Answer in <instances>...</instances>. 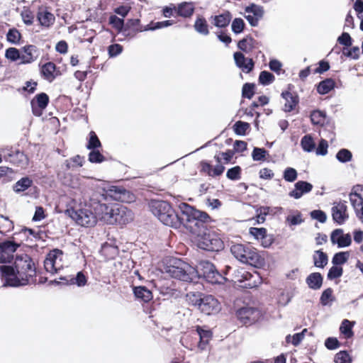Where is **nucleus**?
Returning a JSON list of instances; mask_svg holds the SVG:
<instances>
[{
    "label": "nucleus",
    "instance_id": "f257e3e1",
    "mask_svg": "<svg viewBox=\"0 0 363 363\" xmlns=\"http://www.w3.org/2000/svg\"><path fill=\"white\" fill-rule=\"evenodd\" d=\"M123 190L116 186H111L107 191V194L104 192L96 191L91 195V205L93 206L94 211L98 220L106 224L113 225L116 223H125L128 219L125 218V208L118 205L109 206L104 202L108 196L113 197L115 199H120L118 194H121Z\"/></svg>",
    "mask_w": 363,
    "mask_h": 363
},
{
    "label": "nucleus",
    "instance_id": "f03ea898",
    "mask_svg": "<svg viewBox=\"0 0 363 363\" xmlns=\"http://www.w3.org/2000/svg\"><path fill=\"white\" fill-rule=\"evenodd\" d=\"M177 206L180 210V229L186 230L190 240L192 237L207 230L210 224L216 222L207 212L198 209L194 205L181 202Z\"/></svg>",
    "mask_w": 363,
    "mask_h": 363
},
{
    "label": "nucleus",
    "instance_id": "7ed1b4c3",
    "mask_svg": "<svg viewBox=\"0 0 363 363\" xmlns=\"http://www.w3.org/2000/svg\"><path fill=\"white\" fill-rule=\"evenodd\" d=\"M0 272L6 285L18 286L28 283L29 279L35 274V267L30 257L21 253L16 255L14 267L1 265Z\"/></svg>",
    "mask_w": 363,
    "mask_h": 363
},
{
    "label": "nucleus",
    "instance_id": "20e7f679",
    "mask_svg": "<svg viewBox=\"0 0 363 363\" xmlns=\"http://www.w3.org/2000/svg\"><path fill=\"white\" fill-rule=\"evenodd\" d=\"M147 206L150 212L163 225L175 230L180 229V210L174 208L171 202L160 199H150L147 201Z\"/></svg>",
    "mask_w": 363,
    "mask_h": 363
},
{
    "label": "nucleus",
    "instance_id": "39448f33",
    "mask_svg": "<svg viewBox=\"0 0 363 363\" xmlns=\"http://www.w3.org/2000/svg\"><path fill=\"white\" fill-rule=\"evenodd\" d=\"M190 283L196 284L205 282L211 285L220 286L225 278L219 273L217 266L208 259H200L191 264Z\"/></svg>",
    "mask_w": 363,
    "mask_h": 363
},
{
    "label": "nucleus",
    "instance_id": "423d86ee",
    "mask_svg": "<svg viewBox=\"0 0 363 363\" xmlns=\"http://www.w3.org/2000/svg\"><path fill=\"white\" fill-rule=\"evenodd\" d=\"M156 269L162 274L181 281L190 283L191 264L182 259L173 256H165L157 264Z\"/></svg>",
    "mask_w": 363,
    "mask_h": 363
},
{
    "label": "nucleus",
    "instance_id": "0eeeda50",
    "mask_svg": "<svg viewBox=\"0 0 363 363\" xmlns=\"http://www.w3.org/2000/svg\"><path fill=\"white\" fill-rule=\"evenodd\" d=\"M190 242L198 250L206 252L218 253L223 250L225 247L221 235L213 230L211 227L207 230L192 237Z\"/></svg>",
    "mask_w": 363,
    "mask_h": 363
},
{
    "label": "nucleus",
    "instance_id": "6e6552de",
    "mask_svg": "<svg viewBox=\"0 0 363 363\" xmlns=\"http://www.w3.org/2000/svg\"><path fill=\"white\" fill-rule=\"evenodd\" d=\"M186 297L189 303L197 307L205 315H211L220 311V303L213 295L192 291L187 293Z\"/></svg>",
    "mask_w": 363,
    "mask_h": 363
},
{
    "label": "nucleus",
    "instance_id": "1a4fd4ad",
    "mask_svg": "<svg viewBox=\"0 0 363 363\" xmlns=\"http://www.w3.org/2000/svg\"><path fill=\"white\" fill-rule=\"evenodd\" d=\"M67 214L77 224L84 227H91L96 224V217L91 205V196L84 203H80L71 206L66 211Z\"/></svg>",
    "mask_w": 363,
    "mask_h": 363
},
{
    "label": "nucleus",
    "instance_id": "9d476101",
    "mask_svg": "<svg viewBox=\"0 0 363 363\" xmlns=\"http://www.w3.org/2000/svg\"><path fill=\"white\" fill-rule=\"evenodd\" d=\"M232 310L235 318L246 327L261 323L266 316L262 309L245 303L242 306L234 305Z\"/></svg>",
    "mask_w": 363,
    "mask_h": 363
},
{
    "label": "nucleus",
    "instance_id": "9b49d317",
    "mask_svg": "<svg viewBox=\"0 0 363 363\" xmlns=\"http://www.w3.org/2000/svg\"><path fill=\"white\" fill-rule=\"evenodd\" d=\"M220 152L222 151H216L213 159L216 162L215 165H212V161L208 160H201L198 167L201 174H205L212 178L220 177L225 170V166L223 164V160Z\"/></svg>",
    "mask_w": 363,
    "mask_h": 363
},
{
    "label": "nucleus",
    "instance_id": "f8f14e48",
    "mask_svg": "<svg viewBox=\"0 0 363 363\" xmlns=\"http://www.w3.org/2000/svg\"><path fill=\"white\" fill-rule=\"evenodd\" d=\"M309 118L311 123L313 126H320L323 128L328 126L330 128L328 137L332 136L330 138V142L333 143L335 140V121L332 120L331 117L328 116L325 109L318 108L313 109L310 113Z\"/></svg>",
    "mask_w": 363,
    "mask_h": 363
},
{
    "label": "nucleus",
    "instance_id": "ddd939ff",
    "mask_svg": "<svg viewBox=\"0 0 363 363\" xmlns=\"http://www.w3.org/2000/svg\"><path fill=\"white\" fill-rule=\"evenodd\" d=\"M295 86L292 84H288L286 89L280 94L281 99L286 101L281 110L285 113H291L295 111L300 103V97L297 91H294Z\"/></svg>",
    "mask_w": 363,
    "mask_h": 363
},
{
    "label": "nucleus",
    "instance_id": "4468645a",
    "mask_svg": "<svg viewBox=\"0 0 363 363\" xmlns=\"http://www.w3.org/2000/svg\"><path fill=\"white\" fill-rule=\"evenodd\" d=\"M44 267L48 272L52 274L57 273L63 267V252L62 250L55 249L51 250L44 261Z\"/></svg>",
    "mask_w": 363,
    "mask_h": 363
},
{
    "label": "nucleus",
    "instance_id": "2eb2a0df",
    "mask_svg": "<svg viewBox=\"0 0 363 363\" xmlns=\"http://www.w3.org/2000/svg\"><path fill=\"white\" fill-rule=\"evenodd\" d=\"M149 285H138V301L142 303L143 311L146 314H151L156 310L153 306V294L152 289H149Z\"/></svg>",
    "mask_w": 363,
    "mask_h": 363
},
{
    "label": "nucleus",
    "instance_id": "dca6fc26",
    "mask_svg": "<svg viewBox=\"0 0 363 363\" xmlns=\"http://www.w3.org/2000/svg\"><path fill=\"white\" fill-rule=\"evenodd\" d=\"M330 240L333 246L338 249L349 247L352 244V235L350 233H345L342 228L333 229L330 233Z\"/></svg>",
    "mask_w": 363,
    "mask_h": 363
},
{
    "label": "nucleus",
    "instance_id": "f3484780",
    "mask_svg": "<svg viewBox=\"0 0 363 363\" xmlns=\"http://www.w3.org/2000/svg\"><path fill=\"white\" fill-rule=\"evenodd\" d=\"M346 203V201L340 199L338 202L335 203L334 206L331 208V216L334 224L342 225L349 219Z\"/></svg>",
    "mask_w": 363,
    "mask_h": 363
},
{
    "label": "nucleus",
    "instance_id": "a211bd4d",
    "mask_svg": "<svg viewBox=\"0 0 363 363\" xmlns=\"http://www.w3.org/2000/svg\"><path fill=\"white\" fill-rule=\"evenodd\" d=\"M233 57L235 67L245 74H250L255 67V61L250 57H246L242 52H234Z\"/></svg>",
    "mask_w": 363,
    "mask_h": 363
},
{
    "label": "nucleus",
    "instance_id": "6ab92c4d",
    "mask_svg": "<svg viewBox=\"0 0 363 363\" xmlns=\"http://www.w3.org/2000/svg\"><path fill=\"white\" fill-rule=\"evenodd\" d=\"M267 251H259L257 248L252 247V249L246 257L247 261H244L242 264L249 265L255 269H263L266 265L264 254H267Z\"/></svg>",
    "mask_w": 363,
    "mask_h": 363
},
{
    "label": "nucleus",
    "instance_id": "aec40b11",
    "mask_svg": "<svg viewBox=\"0 0 363 363\" xmlns=\"http://www.w3.org/2000/svg\"><path fill=\"white\" fill-rule=\"evenodd\" d=\"M262 283V278L259 272L252 269L250 271V276L246 277V280L243 279V283L237 284L233 286L234 289L244 292L246 289H257Z\"/></svg>",
    "mask_w": 363,
    "mask_h": 363
},
{
    "label": "nucleus",
    "instance_id": "412c9836",
    "mask_svg": "<svg viewBox=\"0 0 363 363\" xmlns=\"http://www.w3.org/2000/svg\"><path fill=\"white\" fill-rule=\"evenodd\" d=\"M20 247L18 243L12 240L0 242V263L10 262L13 258V253Z\"/></svg>",
    "mask_w": 363,
    "mask_h": 363
},
{
    "label": "nucleus",
    "instance_id": "4be33fe9",
    "mask_svg": "<svg viewBox=\"0 0 363 363\" xmlns=\"http://www.w3.org/2000/svg\"><path fill=\"white\" fill-rule=\"evenodd\" d=\"M294 186V189L289 192L288 196L296 200L300 199L303 196L310 193L313 189V185L306 180L296 181Z\"/></svg>",
    "mask_w": 363,
    "mask_h": 363
},
{
    "label": "nucleus",
    "instance_id": "5701e85b",
    "mask_svg": "<svg viewBox=\"0 0 363 363\" xmlns=\"http://www.w3.org/2000/svg\"><path fill=\"white\" fill-rule=\"evenodd\" d=\"M175 21L172 19H167L160 21H150L147 24L140 23V20L138 18V33L144 31H155L157 30L168 28L173 26Z\"/></svg>",
    "mask_w": 363,
    "mask_h": 363
},
{
    "label": "nucleus",
    "instance_id": "b1692460",
    "mask_svg": "<svg viewBox=\"0 0 363 363\" xmlns=\"http://www.w3.org/2000/svg\"><path fill=\"white\" fill-rule=\"evenodd\" d=\"M196 1H180L177 4V18L179 17L185 21L191 19L195 11Z\"/></svg>",
    "mask_w": 363,
    "mask_h": 363
},
{
    "label": "nucleus",
    "instance_id": "393cba45",
    "mask_svg": "<svg viewBox=\"0 0 363 363\" xmlns=\"http://www.w3.org/2000/svg\"><path fill=\"white\" fill-rule=\"evenodd\" d=\"M233 18L232 13L229 10H225L218 14L211 15L209 18L211 23L219 30L226 29Z\"/></svg>",
    "mask_w": 363,
    "mask_h": 363
},
{
    "label": "nucleus",
    "instance_id": "a878e982",
    "mask_svg": "<svg viewBox=\"0 0 363 363\" xmlns=\"http://www.w3.org/2000/svg\"><path fill=\"white\" fill-rule=\"evenodd\" d=\"M49 102V97L45 93H41L35 96L31 101V107L33 113L36 116H40L43 110L47 107Z\"/></svg>",
    "mask_w": 363,
    "mask_h": 363
},
{
    "label": "nucleus",
    "instance_id": "bb28decb",
    "mask_svg": "<svg viewBox=\"0 0 363 363\" xmlns=\"http://www.w3.org/2000/svg\"><path fill=\"white\" fill-rule=\"evenodd\" d=\"M21 55V64H30L38 59L40 55V51L35 45H28L22 48Z\"/></svg>",
    "mask_w": 363,
    "mask_h": 363
},
{
    "label": "nucleus",
    "instance_id": "cd10ccee",
    "mask_svg": "<svg viewBox=\"0 0 363 363\" xmlns=\"http://www.w3.org/2000/svg\"><path fill=\"white\" fill-rule=\"evenodd\" d=\"M335 80L332 77H326L316 83L314 89L320 96H325L335 89Z\"/></svg>",
    "mask_w": 363,
    "mask_h": 363
},
{
    "label": "nucleus",
    "instance_id": "c85d7f7f",
    "mask_svg": "<svg viewBox=\"0 0 363 363\" xmlns=\"http://www.w3.org/2000/svg\"><path fill=\"white\" fill-rule=\"evenodd\" d=\"M252 247H250L242 243L233 244L230 247V253L239 262L243 263L244 261H247L246 257L248 255V252H250Z\"/></svg>",
    "mask_w": 363,
    "mask_h": 363
},
{
    "label": "nucleus",
    "instance_id": "c756f323",
    "mask_svg": "<svg viewBox=\"0 0 363 363\" xmlns=\"http://www.w3.org/2000/svg\"><path fill=\"white\" fill-rule=\"evenodd\" d=\"M324 281L323 275L318 272L310 273L306 278V284L308 289L318 291L323 286Z\"/></svg>",
    "mask_w": 363,
    "mask_h": 363
},
{
    "label": "nucleus",
    "instance_id": "7c9ffc66",
    "mask_svg": "<svg viewBox=\"0 0 363 363\" xmlns=\"http://www.w3.org/2000/svg\"><path fill=\"white\" fill-rule=\"evenodd\" d=\"M255 43V39L251 34L245 35L242 38L237 41V48L238 52H242L243 55H247L254 50L252 43Z\"/></svg>",
    "mask_w": 363,
    "mask_h": 363
},
{
    "label": "nucleus",
    "instance_id": "2f4dec72",
    "mask_svg": "<svg viewBox=\"0 0 363 363\" xmlns=\"http://www.w3.org/2000/svg\"><path fill=\"white\" fill-rule=\"evenodd\" d=\"M312 259L315 267L323 269L328 264L329 257L328 253L321 248L313 252Z\"/></svg>",
    "mask_w": 363,
    "mask_h": 363
},
{
    "label": "nucleus",
    "instance_id": "473e14b6",
    "mask_svg": "<svg viewBox=\"0 0 363 363\" xmlns=\"http://www.w3.org/2000/svg\"><path fill=\"white\" fill-rule=\"evenodd\" d=\"M193 27L194 30L200 35L206 36L210 33V26L206 18L201 14L196 16Z\"/></svg>",
    "mask_w": 363,
    "mask_h": 363
},
{
    "label": "nucleus",
    "instance_id": "72a5a7b5",
    "mask_svg": "<svg viewBox=\"0 0 363 363\" xmlns=\"http://www.w3.org/2000/svg\"><path fill=\"white\" fill-rule=\"evenodd\" d=\"M5 160L17 166L23 167L26 164V155L20 151H10L4 153Z\"/></svg>",
    "mask_w": 363,
    "mask_h": 363
},
{
    "label": "nucleus",
    "instance_id": "f704fd0d",
    "mask_svg": "<svg viewBox=\"0 0 363 363\" xmlns=\"http://www.w3.org/2000/svg\"><path fill=\"white\" fill-rule=\"evenodd\" d=\"M251 157L254 162H274L269 151L264 147H254L251 152Z\"/></svg>",
    "mask_w": 363,
    "mask_h": 363
},
{
    "label": "nucleus",
    "instance_id": "c9c22d12",
    "mask_svg": "<svg viewBox=\"0 0 363 363\" xmlns=\"http://www.w3.org/2000/svg\"><path fill=\"white\" fill-rule=\"evenodd\" d=\"M147 284H148L149 286H151V289L157 290L162 296H168L169 298L174 296L175 293L178 291L171 286L158 285L157 281L154 279L147 281Z\"/></svg>",
    "mask_w": 363,
    "mask_h": 363
},
{
    "label": "nucleus",
    "instance_id": "e433bc0d",
    "mask_svg": "<svg viewBox=\"0 0 363 363\" xmlns=\"http://www.w3.org/2000/svg\"><path fill=\"white\" fill-rule=\"evenodd\" d=\"M356 322L348 319H343L339 328L340 337H345L347 339H351L354 336L353 328Z\"/></svg>",
    "mask_w": 363,
    "mask_h": 363
},
{
    "label": "nucleus",
    "instance_id": "4c0bfd02",
    "mask_svg": "<svg viewBox=\"0 0 363 363\" xmlns=\"http://www.w3.org/2000/svg\"><path fill=\"white\" fill-rule=\"evenodd\" d=\"M232 129L235 135L245 137L250 133L252 128L250 123L239 120L235 122Z\"/></svg>",
    "mask_w": 363,
    "mask_h": 363
},
{
    "label": "nucleus",
    "instance_id": "58836bf2",
    "mask_svg": "<svg viewBox=\"0 0 363 363\" xmlns=\"http://www.w3.org/2000/svg\"><path fill=\"white\" fill-rule=\"evenodd\" d=\"M304 221L303 214L298 210H290L289 214L285 218L286 224L289 228L299 225Z\"/></svg>",
    "mask_w": 363,
    "mask_h": 363
},
{
    "label": "nucleus",
    "instance_id": "ea45409f",
    "mask_svg": "<svg viewBox=\"0 0 363 363\" xmlns=\"http://www.w3.org/2000/svg\"><path fill=\"white\" fill-rule=\"evenodd\" d=\"M138 195L146 197L149 194H155L157 188L155 184H150L145 181L138 180ZM146 200V198H145Z\"/></svg>",
    "mask_w": 363,
    "mask_h": 363
},
{
    "label": "nucleus",
    "instance_id": "a19ab883",
    "mask_svg": "<svg viewBox=\"0 0 363 363\" xmlns=\"http://www.w3.org/2000/svg\"><path fill=\"white\" fill-rule=\"evenodd\" d=\"M336 301V297L333 294V289L331 287H328L323 290L319 298V303L325 307H330L333 303Z\"/></svg>",
    "mask_w": 363,
    "mask_h": 363
},
{
    "label": "nucleus",
    "instance_id": "79ce46f5",
    "mask_svg": "<svg viewBox=\"0 0 363 363\" xmlns=\"http://www.w3.org/2000/svg\"><path fill=\"white\" fill-rule=\"evenodd\" d=\"M360 55L361 52L359 47L358 45H353L352 44L350 47L343 48L342 54L340 55V58L341 62H344L345 58L357 60L360 58Z\"/></svg>",
    "mask_w": 363,
    "mask_h": 363
},
{
    "label": "nucleus",
    "instance_id": "37998d69",
    "mask_svg": "<svg viewBox=\"0 0 363 363\" xmlns=\"http://www.w3.org/2000/svg\"><path fill=\"white\" fill-rule=\"evenodd\" d=\"M350 251H339L335 252L331 259L333 266L343 268L344 264L348 262L350 259Z\"/></svg>",
    "mask_w": 363,
    "mask_h": 363
},
{
    "label": "nucleus",
    "instance_id": "c03bdc74",
    "mask_svg": "<svg viewBox=\"0 0 363 363\" xmlns=\"http://www.w3.org/2000/svg\"><path fill=\"white\" fill-rule=\"evenodd\" d=\"M300 146L304 152L311 153L315 151V143L312 134H306L300 141Z\"/></svg>",
    "mask_w": 363,
    "mask_h": 363
},
{
    "label": "nucleus",
    "instance_id": "a18cd8bd",
    "mask_svg": "<svg viewBox=\"0 0 363 363\" xmlns=\"http://www.w3.org/2000/svg\"><path fill=\"white\" fill-rule=\"evenodd\" d=\"M257 92V85L255 82H245L243 84L241 89L242 100L240 104L244 103L245 99H252Z\"/></svg>",
    "mask_w": 363,
    "mask_h": 363
},
{
    "label": "nucleus",
    "instance_id": "49530a36",
    "mask_svg": "<svg viewBox=\"0 0 363 363\" xmlns=\"http://www.w3.org/2000/svg\"><path fill=\"white\" fill-rule=\"evenodd\" d=\"M249 235L260 243L268 236L267 229L264 227H250L248 229Z\"/></svg>",
    "mask_w": 363,
    "mask_h": 363
},
{
    "label": "nucleus",
    "instance_id": "de8ad7c7",
    "mask_svg": "<svg viewBox=\"0 0 363 363\" xmlns=\"http://www.w3.org/2000/svg\"><path fill=\"white\" fill-rule=\"evenodd\" d=\"M244 204L255 210V213L252 219L255 220V224L259 225L265 223L267 216H265L264 212L262 211L260 204H252V203H244Z\"/></svg>",
    "mask_w": 363,
    "mask_h": 363
},
{
    "label": "nucleus",
    "instance_id": "09e8293b",
    "mask_svg": "<svg viewBox=\"0 0 363 363\" xmlns=\"http://www.w3.org/2000/svg\"><path fill=\"white\" fill-rule=\"evenodd\" d=\"M352 350H341L337 352L333 358L334 363H352L354 358L351 354Z\"/></svg>",
    "mask_w": 363,
    "mask_h": 363
},
{
    "label": "nucleus",
    "instance_id": "8fccbe9b",
    "mask_svg": "<svg viewBox=\"0 0 363 363\" xmlns=\"http://www.w3.org/2000/svg\"><path fill=\"white\" fill-rule=\"evenodd\" d=\"M335 157L338 162L347 164L353 160V154L350 150L342 147L336 152Z\"/></svg>",
    "mask_w": 363,
    "mask_h": 363
},
{
    "label": "nucleus",
    "instance_id": "3c124183",
    "mask_svg": "<svg viewBox=\"0 0 363 363\" xmlns=\"http://www.w3.org/2000/svg\"><path fill=\"white\" fill-rule=\"evenodd\" d=\"M245 13L251 14L252 16L262 18L264 14V9L262 6L251 2L249 5L245 6Z\"/></svg>",
    "mask_w": 363,
    "mask_h": 363
},
{
    "label": "nucleus",
    "instance_id": "603ef678",
    "mask_svg": "<svg viewBox=\"0 0 363 363\" xmlns=\"http://www.w3.org/2000/svg\"><path fill=\"white\" fill-rule=\"evenodd\" d=\"M344 273V269L333 266L329 268L327 273V280L334 281L335 284H338L340 282V278L342 277Z\"/></svg>",
    "mask_w": 363,
    "mask_h": 363
},
{
    "label": "nucleus",
    "instance_id": "864d4df0",
    "mask_svg": "<svg viewBox=\"0 0 363 363\" xmlns=\"http://www.w3.org/2000/svg\"><path fill=\"white\" fill-rule=\"evenodd\" d=\"M55 65L53 62L45 63L41 68V74L44 79L51 82L55 78Z\"/></svg>",
    "mask_w": 363,
    "mask_h": 363
},
{
    "label": "nucleus",
    "instance_id": "5fc2aeb1",
    "mask_svg": "<svg viewBox=\"0 0 363 363\" xmlns=\"http://www.w3.org/2000/svg\"><path fill=\"white\" fill-rule=\"evenodd\" d=\"M38 19L41 26L50 27L55 22V16L50 12L41 11L38 13Z\"/></svg>",
    "mask_w": 363,
    "mask_h": 363
},
{
    "label": "nucleus",
    "instance_id": "6e6d98bb",
    "mask_svg": "<svg viewBox=\"0 0 363 363\" xmlns=\"http://www.w3.org/2000/svg\"><path fill=\"white\" fill-rule=\"evenodd\" d=\"M246 28L245 21L240 17H236L231 21V31L235 35L243 33Z\"/></svg>",
    "mask_w": 363,
    "mask_h": 363
},
{
    "label": "nucleus",
    "instance_id": "4d7b16f0",
    "mask_svg": "<svg viewBox=\"0 0 363 363\" xmlns=\"http://www.w3.org/2000/svg\"><path fill=\"white\" fill-rule=\"evenodd\" d=\"M275 81L274 75L267 70L261 71L258 77V84L267 86L272 84Z\"/></svg>",
    "mask_w": 363,
    "mask_h": 363
},
{
    "label": "nucleus",
    "instance_id": "13d9d810",
    "mask_svg": "<svg viewBox=\"0 0 363 363\" xmlns=\"http://www.w3.org/2000/svg\"><path fill=\"white\" fill-rule=\"evenodd\" d=\"M242 167L240 165H235L228 169L225 176L230 181H238L242 177Z\"/></svg>",
    "mask_w": 363,
    "mask_h": 363
},
{
    "label": "nucleus",
    "instance_id": "bf43d9fd",
    "mask_svg": "<svg viewBox=\"0 0 363 363\" xmlns=\"http://www.w3.org/2000/svg\"><path fill=\"white\" fill-rule=\"evenodd\" d=\"M311 220H316L320 223H325L328 220V215L325 211L320 208L314 209L308 213Z\"/></svg>",
    "mask_w": 363,
    "mask_h": 363
},
{
    "label": "nucleus",
    "instance_id": "052dcab7",
    "mask_svg": "<svg viewBox=\"0 0 363 363\" xmlns=\"http://www.w3.org/2000/svg\"><path fill=\"white\" fill-rule=\"evenodd\" d=\"M217 40L222 43L225 47L228 48L233 39L227 29L219 30L215 33Z\"/></svg>",
    "mask_w": 363,
    "mask_h": 363
},
{
    "label": "nucleus",
    "instance_id": "680f3d73",
    "mask_svg": "<svg viewBox=\"0 0 363 363\" xmlns=\"http://www.w3.org/2000/svg\"><path fill=\"white\" fill-rule=\"evenodd\" d=\"M298 172L297 170L291 167H286L282 172V178L286 182H294L298 179Z\"/></svg>",
    "mask_w": 363,
    "mask_h": 363
},
{
    "label": "nucleus",
    "instance_id": "e2e57ef3",
    "mask_svg": "<svg viewBox=\"0 0 363 363\" xmlns=\"http://www.w3.org/2000/svg\"><path fill=\"white\" fill-rule=\"evenodd\" d=\"M232 267L230 265H225L224 268L221 270H219V273L220 275L224 277L225 279L224 281H221L222 284L224 285L225 287L228 288H233L235 285H236L237 281H235L233 279L228 278V275L230 273V271L231 270Z\"/></svg>",
    "mask_w": 363,
    "mask_h": 363
},
{
    "label": "nucleus",
    "instance_id": "0e129e2a",
    "mask_svg": "<svg viewBox=\"0 0 363 363\" xmlns=\"http://www.w3.org/2000/svg\"><path fill=\"white\" fill-rule=\"evenodd\" d=\"M196 331L199 335V339L211 340L213 337V331L207 325H196Z\"/></svg>",
    "mask_w": 363,
    "mask_h": 363
},
{
    "label": "nucleus",
    "instance_id": "69168bd1",
    "mask_svg": "<svg viewBox=\"0 0 363 363\" xmlns=\"http://www.w3.org/2000/svg\"><path fill=\"white\" fill-rule=\"evenodd\" d=\"M353 43L354 39L349 33L345 31H343L337 38V44L342 45L343 48L352 46Z\"/></svg>",
    "mask_w": 363,
    "mask_h": 363
},
{
    "label": "nucleus",
    "instance_id": "338daca9",
    "mask_svg": "<svg viewBox=\"0 0 363 363\" xmlns=\"http://www.w3.org/2000/svg\"><path fill=\"white\" fill-rule=\"evenodd\" d=\"M13 228V221L8 217L0 215V233L6 234L11 231Z\"/></svg>",
    "mask_w": 363,
    "mask_h": 363
},
{
    "label": "nucleus",
    "instance_id": "774afa93",
    "mask_svg": "<svg viewBox=\"0 0 363 363\" xmlns=\"http://www.w3.org/2000/svg\"><path fill=\"white\" fill-rule=\"evenodd\" d=\"M247 276H250V271L246 270L244 267H240L234 271L231 279L237 281V284H241L243 283V279L246 280Z\"/></svg>",
    "mask_w": 363,
    "mask_h": 363
}]
</instances>
